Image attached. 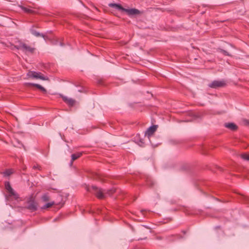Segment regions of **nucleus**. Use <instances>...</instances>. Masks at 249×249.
Segmentation results:
<instances>
[{
  "label": "nucleus",
  "mask_w": 249,
  "mask_h": 249,
  "mask_svg": "<svg viewBox=\"0 0 249 249\" xmlns=\"http://www.w3.org/2000/svg\"><path fill=\"white\" fill-rule=\"evenodd\" d=\"M88 191L93 193L98 198L103 199L107 196H110L115 192L114 188L109 190H103L95 186H92L90 188H88Z\"/></svg>",
  "instance_id": "f257e3e1"
},
{
  "label": "nucleus",
  "mask_w": 249,
  "mask_h": 249,
  "mask_svg": "<svg viewBox=\"0 0 249 249\" xmlns=\"http://www.w3.org/2000/svg\"><path fill=\"white\" fill-rule=\"evenodd\" d=\"M27 75L28 77L35 79H39L42 80H48L49 78L47 76H44L40 72H36L35 71H30L27 73Z\"/></svg>",
  "instance_id": "f03ea898"
},
{
  "label": "nucleus",
  "mask_w": 249,
  "mask_h": 249,
  "mask_svg": "<svg viewBox=\"0 0 249 249\" xmlns=\"http://www.w3.org/2000/svg\"><path fill=\"white\" fill-rule=\"evenodd\" d=\"M226 85L224 80L216 81L214 80L209 84V87L212 88L216 89L217 88L223 87Z\"/></svg>",
  "instance_id": "7ed1b4c3"
},
{
  "label": "nucleus",
  "mask_w": 249,
  "mask_h": 249,
  "mask_svg": "<svg viewBox=\"0 0 249 249\" xmlns=\"http://www.w3.org/2000/svg\"><path fill=\"white\" fill-rule=\"evenodd\" d=\"M37 203L33 200H30L28 202L27 208L29 210L34 212L37 210Z\"/></svg>",
  "instance_id": "20e7f679"
},
{
  "label": "nucleus",
  "mask_w": 249,
  "mask_h": 249,
  "mask_svg": "<svg viewBox=\"0 0 249 249\" xmlns=\"http://www.w3.org/2000/svg\"><path fill=\"white\" fill-rule=\"evenodd\" d=\"M61 97L62 98L63 101L69 106L72 107L74 105L75 103V100L74 99L62 95H61Z\"/></svg>",
  "instance_id": "39448f33"
},
{
  "label": "nucleus",
  "mask_w": 249,
  "mask_h": 249,
  "mask_svg": "<svg viewBox=\"0 0 249 249\" xmlns=\"http://www.w3.org/2000/svg\"><path fill=\"white\" fill-rule=\"evenodd\" d=\"M157 129L156 125H152L149 127L145 132V136H147L148 139L149 137L153 134Z\"/></svg>",
  "instance_id": "423d86ee"
},
{
  "label": "nucleus",
  "mask_w": 249,
  "mask_h": 249,
  "mask_svg": "<svg viewBox=\"0 0 249 249\" xmlns=\"http://www.w3.org/2000/svg\"><path fill=\"white\" fill-rule=\"evenodd\" d=\"M124 12H126L127 15L129 16H133L136 15H138L140 13V11L135 8H131V9H124Z\"/></svg>",
  "instance_id": "0eeeda50"
},
{
  "label": "nucleus",
  "mask_w": 249,
  "mask_h": 249,
  "mask_svg": "<svg viewBox=\"0 0 249 249\" xmlns=\"http://www.w3.org/2000/svg\"><path fill=\"white\" fill-rule=\"evenodd\" d=\"M18 49H21L26 52H29L30 53H33L35 50V49L34 48H32L30 46H28L27 45H26V44H24V43L21 44L19 46Z\"/></svg>",
  "instance_id": "6e6552de"
},
{
  "label": "nucleus",
  "mask_w": 249,
  "mask_h": 249,
  "mask_svg": "<svg viewBox=\"0 0 249 249\" xmlns=\"http://www.w3.org/2000/svg\"><path fill=\"white\" fill-rule=\"evenodd\" d=\"M5 187L6 189L8 191V192L11 194V195L13 196H16V193L14 191V190L11 187L10 184L9 182H6L5 183Z\"/></svg>",
  "instance_id": "1a4fd4ad"
},
{
  "label": "nucleus",
  "mask_w": 249,
  "mask_h": 249,
  "mask_svg": "<svg viewBox=\"0 0 249 249\" xmlns=\"http://www.w3.org/2000/svg\"><path fill=\"white\" fill-rule=\"evenodd\" d=\"M108 6L110 7L114 8L123 12H124L125 9V8L123 7L120 4L111 3L108 4Z\"/></svg>",
  "instance_id": "9d476101"
},
{
  "label": "nucleus",
  "mask_w": 249,
  "mask_h": 249,
  "mask_svg": "<svg viewBox=\"0 0 249 249\" xmlns=\"http://www.w3.org/2000/svg\"><path fill=\"white\" fill-rule=\"evenodd\" d=\"M226 128H228L231 130H235L237 128V126L232 123H226L224 124Z\"/></svg>",
  "instance_id": "9b49d317"
},
{
  "label": "nucleus",
  "mask_w": 249,
  "mask_h": 249,
  "mask_svg": "<svg viewBox=\"0 0 249 249\" xmlns=\"http://www.w3.org/2000/svg\"><path fill=\"white\" fill-rule=\"evenodd\" d=\"M82 153L80 152V153H76V154H72L71 155V165H72V162L74 160H75L77 159L78 158L80 157L82 155Z\"/></svg>",
  "instance_id": "f8f14e48"
},
{
  "label": "nucleus",
  "mask_w": 249,
  "mask_h": 249,
  "mask_svg": "<svg viewBox=\"0 0 249 249\" xmlns=\"http://www.w3.org/2000/svg\"><path fill=\"white\" fill-rule=\"evenodd\" d=\"M30 32L32 35H34L36 37L41 36L43 38L45 37V36L43 34H41L33 29H31L30 30Z\"/></svg>",
  "instance_id": "ddd939ff"
},
{
  "label": "nucleus",
  "mask_w": 249,
  "mask_h": 249,
  "mask_svg": "<svg viewBox=\"0 0 249 249\" xmlns=\"http://www.w3.org/2000/svg\"><path fill=\"white\" fill-rule=\"evenodd\" d=\"M41 199L43 202H47L50 200V196L48 193L43 194L41 197Z\"/></svg>",
  "instance_id": "4468645a"
},
{
  "label": "nucleus",
  "mask_w": 249,
  "mask_h": 249,
  "mask_svg": "<svg viewBox=\"0 0 249 249\" xmlns=\"http://www.w3.org/2000/svg\"><path fill=\"white\" fill-rule=\"evenodd\" d=\"M30 84L34 86H35L36 87L41 90L44 93H46L47 92L46 89L44 87H43L42 86L39 84L32 83H30Z\"/></svg>",
  "instance_id": "2eb2a0df"
},
{
  "label": "nucleus",
  "mask_w": 249,
  "mask_h": 249,
  "mask_svg": "<svg viewBox=\"0 0 249 249\" xmlns=\"http://www.w3.org/2000/svg\"><path fill=\"white\" fill-rule=\"evenodd\" d=\"M21 8L24 12L28 14H32L35 12L33 9L21 6Z\"/></svg>",
  "instance_id": "dca6fc26"
},
{
  "label": "nucleus",
  "mask_w": 249,
  "mask_h": 249,
  "mask_svg": "<svg viewBox=\"0 0 249 249\" xmlns=\"http://www.w3.org/2000/svg\"><path fill=\"white\" fill-rule=\"evenodd\" d=\"M54 204H55V202L54 201H51V202H49L45 204L44 205H43L42 207L41 208L42 209H46L51 207L52 206H53Z\"/></svg>",
  "instance_id": "f3484780"
},
{
  "label": "nucleus",
  "mask_w": 249,
  "mask_h": 249,
  "mask_svg": "<svg viewBox=\"0 0 249 249\" xmlns=\"http://www.w3.org/2000/svg\"><path fill=\"white\" fill-rule=\"evenodd\" d=\"M12 173H13L12 169H8L3 172V175L4 176L8 177V176H10Z\"/></svg>",
  "instance_id": "a211bd4d"
},
{
  "label": "nucleus",
  "mask_w": 249,
  "mask_h": 249,
  "mask_svg": "<svg viewBox=\"0 0 249 249\" xmlns=\"http://www.w3.org/2000/svg\"><path fill=\"white\" fill-rule=\"evenodd\" d=\"M241 157L244 160L249 161V154H243L241 155Z\"/></svg>",
  "instance_id": "6ab92c4d"
},
{
  "label": "nucleus",
  "mask_w": 249,
  "mask_h": 249,
  "mask_svg": "<svg viewBox=\"0 0 249 249\" xmlns=\"http://www.w3.org/2000/svg\"><path fill=\"white\" fill-rule=\"evenodd\" d=\"M220 52L224 55H227V56H230L231 55L229 54L228 52H227L226 51L224 50H221Z\"/></svg>",
  "instance_id": "aec40b11"
},
{
  "label": "nucleus",
  "mask_w": 249,
  "mask_h": 249,
  "mask_svg": "<svg viewBox=\"0 0 249 249\" xmlns=\"http://www.w3.org/2000/svg\"><path fill=\"white\" fill-rule=\"evenodd\" d=\"M138 144L141 146H144V142L142 140H140L139 141V142L138 143Z\"/></svg>",
  "instance_id": "412c9836"
},
{
  "label": "nucleus",
  "mask_w": 249,
  "mask_h": 249,
  "mask_svg": "<svg viewBox=\"0 0 249 249\" xmlns=\"http://www.w3.org/2000/svg\"><path fill=\"white\" fill-rule=\"evenodd\" d=\"M33 168L34 169H38L39 170H40V167L39 165H37V164L34 165Z\"/></svg>",
  "instance_id": "4be33fe9"
},
{
  "label": "nucleus",
  "mask_w": 249,
  "mask_h": 249,
  "mask_svg": "<svg viewBox=\"0 0 249 249\" xmlns=\"http://www.w3.org/2000/svg\"><path fill=\"white\" fill-rule=\"evenodd\" d=\"M59 45L61 46H63L64 44L62 42H59Z\"/></svg>",
  "instance_id": "5701e85b"
},
{
  "label": "nucleus",
  "mask_w": 249,
  "mask_h": 249,
  "mask_svg": "<svg viewBox=\"0 0 249 249\" xmlns=\"http://www.w3.org/2000/svg\"><path fill=\"white\" fill-rule=\"evenodd\" d=\"M58 43V42L57 41H56V43H54V44H55V45H57Z\"/></svg>",
  "instance_id": "b1692460"
},
{
  "label": "nucleus",
  "mask_w": 249,
  "mask_h": 249,
  "mask_svg": "<svg viewBox=\"0 0 249 249\" xmlns=\"http://www.w3.org/2000/svg\"><path fill=\"white\" fill-rule=\"evenodd\" d=\"M25 168H26L25 167H23V169L24 170L25 169Z\"/></svg>",
  "instance_id": "393cba45"
}]
</instances>
